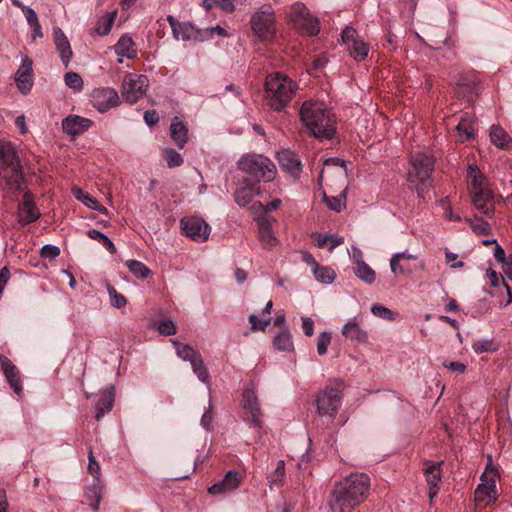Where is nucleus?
Returning a JSON list of instances; mask_svg holds the SVG:
<instances>
[{"instance_id": "1", "label": "nucleus", "mask_w": 512, "mask_h": 512, "mask_svg": "<svg viewBox=\"0 0 512 512\" xmlns=\"http://www.w3.org/2000/svg\"><path fill=\"white\" fill-rule=\"evenodd\" d=\"M370 478L364 473H352L337 482L331 492L328 507L330 512H352L367 498Z\"/></svg>"}, {"instance_id": "2", "label": "nucleus", "mask_w": 512, "mask_h": 512, "mask_svg": "<svg viewBox=\"0 0 512 512\" xmlns=\"http://www.w3.org/2000/svg\"><path fill=\"white\" fill-rule=\"evenodd\" d=\"M300 121L307 133L318 139H331L336 132V121L332 111L316 100L305 101L299 111Z\"/></svg>"}, {"instance_id": "3", "label": "nucleus", "mask_w": 512, "mask_h": 512, "mask_svg": "<svg viewBox=\"0 0 512 512\" xmlns=\"http://www.w3.org/2000/svg\"><path fill=\"white\" fill-rule=\"evenodd\" d=\"M297 89V83L280 72L268 75L265 81V95L268 106L274 111L284 110Z\"/></svg>"}, {"instance_id": "4", "label": "nucleus", "mask_w": 512, "mask_h": 512, "mask_svg": "<svg viewBox=\"0 0 512 512\" xmlns=\"http://www.w3.org/2000/svg\"><path fill=\"white\" fill-rule=\"evenodd\" d=\"M344 388V381L335 379L316 394L315 404L319 416L335 418L342 406Z\"/></svg>"}, {"instance_id": "5", "label": "nucleus", "mask_w": 512, "mask_h": 512, "mask_svg": "<svg viewBox=\"0 0 512 512\" xmlns=\"http://www.w3.org/2000/svg\"><path fill=\"white\" fill-rule=\"evenodd\" d=\"M238 167L258 182H271L277 175V168L272 160L261 154L242 156L238 162Z\"/></svg>"}, {"instance_id": "6", "label": "nucleus", "mask_w": 512, "mask_h": 512, "mask_svg": "<svg viewBox=\"0 0 512 512\" xmlns=\"http://www.w3.org/2000/svg\"><path fill=\"white\" fill-rule=\"evenodd\" d=\"M0 177L11 189H20L22 169L16 150L9 142L0 145Z\"/></svg>"}, {"instance_id": "7", "label": "nucleus", "mask_w": 512, "mask_h": 512, "mask_svg": "<svg viewBox=\"0 0 512 512\" xmlns=\"http://www.w3.org/2000/svg\"><path fill=\"white\" fill-rule=\"evenodd\" d=\"M411 167L408 170V181L415 184L418 194H422V187L429 186L432 182L431 176L434 170V158L427 152H416L410 160Z\"/></svg>"}, {"instance_id": "8", "label": "nucleus", "mask_w": 512, "mask_h": 512, "mask_svg": "<svg viewBox=\"0 0 512 512\" xmlns=\"http://www.w3.org/2000/svg\"><path fill=\"white\" fill-rule=\"evenodd\" d=\"M287 16L297 29L308 36H315L320 31L318 18L312 16L303 3L291 5Z\"/></svg>"}, {"instance_id": "9", "label": "nucleus", "mask_w": 512, "mask_h": 512, "mask_svg": "<svg viewBox=\"0 0 512 512\" xmlns=\"http://www.w3.org/2000/svg\"><path fill=\"white\" fill-rule=\"evenodd\" d=\"M274 15L270 7L257 11L251 18L252 30L263 42H272L275 38Z\"/></svg>"}, {"instance_id": "10", "label": "nucleus", "mask_w": 512, "mask_h": 512, "mask_svg": "<svg viewBox=\"0 0 512 512\" xmlns=\"http://www.w3.org/2000/svg\"><path fill=\"white\" fill-rule=\"evenodd\" d=\"M149 86V80L145 75L127 74L122 82L121 95L125 102L136 103L142 98Z\"/></svg>"}, {"instance_id": "11", "label": "nucleus", "mask_w": 512, "mask_h": 512, "mask_svg": "<svg viewBox=\"0 0 512 512\" xmlns=\"http://www.w3.org/2000/svg\"><path fill=\"white\" fill-rule=\"evenodd\" d=\"M242 407L246 415L250 416V421L253 426L257 428L262 427V411L260 403L256 395L255 386L253 383L245 387L242 393Z\"/></svg>"}, {"instance_id": "12", "label": "nucleus", "mask_w": 512, "mask_h": 512, "mask_svg": "<svg viewBox=\"0 0 512 512\" xmlns=\"http://www.w3.org/2000/svg\"><path fill=\"white\" fill-rule=\"evenodd\" d=\"M92 106L100 113L116 107L120 103L118 92L114 88L101 87L92 91L90 96Z\"/></svg>"}, {"instance_id": "13", "label": "nucleus", "mask_w": 512, "mask_h": 512, "mask_svg": "<svg viewBox=\"0 0 512 512\" xmlns=\"http://www.w3.org/2000/svg\"><path fill=\"white\" fill-rule=\"evenodd\" d=\"M14 81L17 89L23 95H27L33 88L34 73H33V60L28 55L21 56V64L18 67Z\"/></svg>"}, {"instance_id": "14", "label": "nucleus", "mask_w": 512, "mask_h": 512, "mask_svg": "<svg viewBox=\"0 0 512 512\" xmlns=\"http://www.w3.org/2000/svg\"><path fill=\"white\" fill-rule=\"evenodd\" d=\"M182 232L196 242H205L210 235V226L201 218L186 217L180 221Z\"/></svg>"}, {"instance_id": "15", "label": "nucleus", "mask_w": 512, "mask_h": 512, "mask_svg": "<svg viewBox=\"0 0 512 512\" xmlns=\"http://www.w3.org/2000/svg\"><path fill=\"white\" fill-rule=\"evenodd\" d=\"M357 32L352 27H346L341 35L342 41L347 44L351 56L357 60H364L369 52V46L364 41L358 39Z\"/></svg>"}, {"instance_id": "16", "label": "nucleus", "mask_w": 512, "mask_h": 512, "mask_svg": "<svg viewBox=\"0 0 512 512\" xmlns=\"http://www.w3.org/2000/svg\"><path fill=\"white\" fill-rule=\"evenodd\" d=\"M167 21L175 39L182 41H189L191 39L204 41L202 30L196 29L190 22H179L171 15L167 17Z\"/></svg>"}, {"instance_id": "17", "label": "nucleus", "mask_w": 512, "mask_h": 512, "mask_svg": "<svg viewBox=\"0 0 512 512\" xmlns=\"http://www.w3.org/2000/svg\"><path fill=\"white\" fill-rule=\"evenodd\" d=\"M497 498L496 480L494 477L481 479L474 492L475 505L478 508H485Z\"/></svg>"}, {"instance_id": "18", "label": "nucleus", "mask_w": 512, "mask_h": 512, "mask_svg": "<svg viewBox=\"0 0 512 512\" xmlns=\"http://www.w3.org/2000/svg\"><path fill=\"white\" fill-rule=\"evenodd\" d=\"M242 481L243 477L238 471L229 470L221 481L208 488V492L213 496L231 493L240 487Z\"/></svg>"}, {"instance_id": "19", "label": "nucleus", "mask_w": 512, "mask_h": 512, "mask_svg": "<svg viewBox=\"0 0 512 512\" xmlns=\"http://www.w3.org/2000/svg\"><path fill=\"white\" fill-rule=\"evenodd\" d=\"M0 365L5 375L7 382L11 389L18 395L22 394V383L19 369L12 363V361L3 354H0Z\"/></svg>"}, {"instance_id": "20", "label": "nucleus", "mask_w": 512, "mask_h": 512, "mask_svg": "<svg viewBox=\"0 0 512 512\" xmlns=\"http://www.w3.org/2000/svg\"><path fill=\"white\" fill-rule=\"evenodd\" d=\"M258 235L261 246L266 250H272L279 244V240L272 229V221L263 216L257 219Z\"/></svg>"}, {"instance_id": "21", "label": "nucleus", "mask_w": 512, "mask_h": 512, "mask_svg": "<svg viewBox=\"0 0 512 512\" xmlns=\"http://www.w3.org/2000/svg\"><path fill=\"white\" fill-rule=\"evenodd\" d=\"M92 125V120L79 115H69L62 120L63 131L73 137L83 134Z\"/></svg>"}, {"instance_id": "22", "label": "nucleus", "mask_w": 512, "mask_h": 512, "mask_svg": "<svg viewBox=\"0 0 512 512\" xmlns=\"http://www.w3.org/2000/svg\"><path fill=\"white\" fill-rule=\"evenodd\" d=\"M474 208L486 217H492L494 214L493 199L494 194L489 190H482L479 193L470 195Z\"/></svg>"}, {"instance_id": "23", "label": "nucleus", "mask_w": 512, "mask_h": 512, "mask_svg": "<svg viewBox=\"0 0 512 512\" xmlns=\"http://www.w3.org/2000/svg\"><path fill=\"white\" fill-rule=\"evenodd\" d=\"M424 475L429 485V498L432 500L439 492L438 484L441 481V462H424Z\"/></svg>"}, {"instance_id": "24", "label": "nucleus", "mask_w": 512, "mask_h": 512, "mask_svg": "<svg viewBox=\"0 0 512 512\" xmlns=\"http://www.w3.org/2000/svg\"><path fill=\"white\" fill-rule=\"evenodd\" d=\"M18 217L22 225L32 223L40 217V212L29 193H25L23 196V201L18 208Z\"/></svg>"}, {"instance_id": "25", "label": "nucleus", "mask_w": 512, "mask_h": 512, "mask_svg": "<svg viewBox=\"0 0 512 512\" xmlns=\"http://www.w3.org/2000/svg\"><path fill=\"white\" fill-rule=\"evenodd\" d=\"M260 194V188L249 180L245 179L236 189L234 198L241 207H247L256 195Z\"/></svg>"}, {"instance_id": "26", "label": "nucleus", "mask_w": 512, "mask_h": 512, "mask_svg": "<svg viewBox=\"0 0 512 512\" xmlns=\"http://www.w3.org/2000/svg\"><path fill=\"white\" fill-rule=\"evenodd\" d=\"M277 159L283 170L294 177L299 176L301 171V162L294 152L290 150H282L277 153Z\"/></svg>"}, {"instance_id": "27", "label": "nucleus", "mask_w": 512, "mask_h": 512, "mask_svg": "<svg viewBox=\"0 0 512 512\" xmlns=\"http://www.w3.org/2000/svg\"><path fill=\"white\" fill-rule=\"evenodd\" d=\"M53 34L55 38L56 49L60 55L63 64L65 65V67H67L73 56L70 42L64 34V32L62 31V29L60 28H54Z\"/></svg>"}, {"instance_id": "28", "label": "nucleus", "mask_w": 512, "mask_h": 512, "mask_svg": "<svg viewBox=\"0 0 512 512\" xmlns=\"http://www.w3.org/2000/svg\"><path fill=\"white\" fill-rule=\"evenodd\" d=\"M486 178L476 165L468 166V191L469 195L479 193L482 190H489Z\"/></svg>"}, {"instance_id": "29", "label": "nucleus", "mask_w": 512, "mask_h": 512, "mask_svg": "<svg viewBox=\"0 0 512 512\" xmlns=\"http://www.w3.org/2000/svg\"><path fill=\"white\" fill-rule=\"evenodd\" d=\"M170 137L179 149H183L188 141V128L177 116L172 119Z\"/></svg>"}, {"instance_id": "30", "label": "nucleus", "mask_w": 512, "mask_h": 512, "mask_svg": "<svg viewBox=\"0 0 512 512\" xmlns=\"http://www.w3.org/2000/svg\"><path fill=\"white\" fill-rule=\"evenodd\" d=\"M104 485L102 481H95L86 488L85 498L89 501L90 507L94 512H97L100 507V503L103 497Z\"/></svg>"}, {"instance_id": "31", "label": "nucleus", "mask_w": 512, "mask_h": 512, "mask_svg": "<svg viewBox=\"0 0 512 512\" xmlns=\"http://www.w3.org/2000/svg\"><path fill=\"white\" fill-rule=\"evenodd\" d=\"M342 334L346 338L359 343H365L368 338L367 332L360 327L359 323L355 319L349 320L343 326Z\"/></svg>"}, {"instance_id": "32", "label": "nucleus", "mask_w": 512, "mask_h": 512, "mask_svg": "<svg viewBox=\"0 0 512 512\" xmlns=\"http://www.w3.org/2000/svg\"><path fill=\"white\" fill-rule=\"evenodd\" d=\"M459 136L463 141L471 140L476 135V121L475 118L471 115L465 114L463 116L457 127H456Z\"/></svg>"}, {"instance_id": "33", "label": "nucleus", "mask_w": 512, "mask_h": 512, "mask_svg": "<svg viewBox=\"0 0 512 512\" xmlns=\"http://www.w3.org/2000/svg\"><path fill=\"white\" fill-rule=\"evenodd\" d=\"M115 53L120 57H126L127 59L135 58L137 50L133 39L128 35H123L117 41L114 46Z\"/></svg>"}, {"instance_id": "34", "label": "nucleus", "mask_w": 512, "mask_h": 512, "mask_svg": "<svg viewBox=\"0 0 512 512\" xmlns=\"http://www.w3.org/2000/svg\"><path fill=\"white\" fill-rule=\"evenodd\" d=\"M114 388L110 387L104 391L102 398L96 405V419L100 420L107 412L111 411L114 404Z\"/></svg>"}, {"instance_id": "35", "label": "nucleus", "mask_w": 512, "mask_h": 512, "mask_svg": "<svg viewBox=\"0 0 512 512\" xmlns=\"http://www.w3.org/2000/svg\"><path fill=\"white\" fill-rule=\"evenodd\" d=\"M490 140L495 146L501 149H509L512 146L511 137L500 126L491 127Z\"/></svg>"}, {"instance_id": "36", "label": "nucleus", "mask_w": 512, "mask_h": 512, "mask_svg": "<svg viewBox=\"0 0 512 512\" xmlns=\"http://www.w3.org/2000/svg\"><path fill=\"white\" fill-rule=\"evenodd\" d=\"M273 307L272 301H268L263 309V314H266L267 317L263 318L262 320H258L257 316L255 314H251L249 316V322L251 324V329L253 331L261 330L264 331L267 326L271 323V317L269 316L271 313Z\"/></svg>"}, {"instance_id": "37", "label": "nucleus", "mask_w": 512, "mask_h": 512, "mask_svg": "<svg viewBox=\"0 0 512 512\" xmlns=\"http://www.w3.org/2000/svg\"><path fill=\"white\" fill-rule=\"evenodd\" d=\"M354 274L365 284L371 285L376 280V272L366 263L361 262L353 267Z\"/></svg>"}, {"instance_id": "38", "label": "nucleus", "mask_w": 512, "mask_h": 512, "mask_svg": "<svg viewBox=\"0 0 512 512\" xmlns=\"http://www.w3.org/2000/svg\"><path fill=\"white\" fill-rule=\"evenodd\" d=\"M274 346L279 351L293 350V341L291 333L287 327H284L274 338Z\"/></svg>"}, {"instance_id": "39", "label": "nucleus", "mask_w": 512, "mask_h": 512, "mask_svg": "<svg viewBox=\"0 0 512 512\" xmlns=\"http://www.w3.org/2000/svg\"><path fill=\"white\" fill-rule=\"evenodd\" d=\"M172 344L175 346L176 354L184 361L191 363L200 353L187 344H182L179 341L172 339Z\"/></svg>"}, {"instance_id": "40", "label": "nucleus", "mask_w": 512, "mask_h": 512, "mask_svg": "<svg viewBox=\"0 0 512 512\" xmlns=\"http://www.w3.org/2000/svg\"><path fill=\"white\" fill-rule=\"evenodd\" d=\"M312 273L318 282L326 285L333 283L336 278L335 271L327 266L318 265L312 270Z\"/></svg>"}, {"instance_id": "41", "label": "nucleus", "mask_w": 512, "mask_h": 512, "mask_svg": "<svg viewBox=\"0 0 512 512\" xmlns=\"http://www.w3.org/2000/svg\"><path fill=\"white\" fill-rule=\"evenodd\" d=\"M116 19V11L106 13L96 25L95 32L100 36L108 35Z\"/></svg>"}, {"instance_id": "42", "label": "nucleus", "mask_w": 512, "mask_h": 512, "mask_svg": "<svg viewBox=\"0 0 512 512\" xmlns=\"http://www.w3.org/2000/svg\"><path fill=\"white\" fill-rule=\"evenodd\" d=\"M126 266L129 271L138 279H146L150 274L151 270L141 261L138 260H127Z\"/></svg>"}, {"instance_id": "43", "label": "nucleus", "mask_w": 512, "mask_h": 512, "mask_svg": "<svg viewBox=\"0 0 512 512\" xmlns=\"http://www.w3.org/2000/svg\"><path fill=\"white\" fill-rule=\"evenodd\" d=\"M87 235L91 239L98 241L100 244H102L103 247H105L111 254L116 253V247H115L114 243L112 242V240L107 235L102 233L101 231H99L97 229H90L87 232Z\"/></svg>"}, {"instance_id": "44", "label": "nucleus", "mask_w": 512, "mask_h": 512, "mask_svg": "<svg viewBox=\"0 0 512 512\" xmlns=\"http://www.w3.org/2000/svg\"><path fill=\"white\" fill-rule=\"evenodd\" d=\"M190 365L192 367L193 372L197 376V378L201 382H203L205 384H209L210 377H209V373L207 371V368L204 365V361H203L202 356L200 355V356L196 357V359H194L190 363Z\"/></svg>"}, {"instance_id": "45", "label": "nucleus", "mask_w": 512, "mask_h": 512, "mask_svg": "<svg viewBox=\"0 0 512 512\" xmlns=\"http://www.w3.org/2000/svg\"><path fill=\"white\" fill-rule=\"evenodd\" d=\"M346 192L347 188H345L338 196L328 197L324 196V200L328 207L336 212L342 211L346 206Z\"/></svg>"}, {"instance_id": "46", "label": "nucleus", "mask_w": 512, "mask_h": 512, "mask_svg": "<svg viewBox=\"0 0 512 512\" xmlns=\"http://www.w3.org/2000/svg\"><path fill=\"white\" fill-rule=\"evenodd\" d=\"M472 231L478 235H488L491 233L490 224L480 217L475 216L467 220Z\"/></svg>"}, {"instance_id": "47", "label": "nucleus", "mask_w": 512, "mask_h": 512, "mask_svg": "<svg viewBox=\"0 0 512 512\" xmlns=\"http://www.w3.org/2000/svg\"><path fill=\"white\" fill-rule=\"evenodd\" d=\"M285 476V463L283 460L278 461L276 468L267 477L270 488L280 484Z\"/></svg>"}, {"instance_id": "48", "label": "nucleus", "mask_w": 512, "mask_h": 512, "mask_svg": "<svg viewBox=\"0 0 512 512\" xmlns=\"http://www.w3.org/2000/svg\"><path fill=\"white\" fill-rule=\"evenodd\" d=\"M163 157L166 160L169 168L179 167L183 164V157L180 153L172 148H167L163 151Z\"/></svg>"}, {"instance_id": "49", "label": "nucleus", "mask_w": 512, "mask_h": 512, "mask_svg": "<svg viewBox=\"0 0 512 512\" xmlns=\"http://www.w3.org/2000/svg\"><path fill=\"white\" fill-rule=\"evenodd\" d=\"M65 85L75 91H81L83 88V80L76 72H67L64 76Z\"/></svg>"}, {"instance_id": "50", "label": "nucleus", "mask_w": 512, "mask_h": 512, "mask_svg": "<svg viewBox=\"0 0 512 512\" xmlns=\"http://www.w3.org/2000/svg\"><path fill=\"white\" fill-rule=\"evenodd\" d=\"M12 4L18 8H20L26 18L28 25L36 24L39 21L38 16L34 9L31 7L24 5L20 0H11Z\"/></svg>"}, {"instance_id": "51", "label": "nucleus", "mask_w": 512, "mask_h": 512, "mask_svg": "<svg viewBox=\"0 0 512 512\" xmlns=\"http://www.w3.org/2000/svg\"><path fill=\"white\" fill-rule=\"evenodd\" d=\"M107 292L110 298V303L115 308H122L127 304V300L124 295L117 292V290L111 286H107Z\"/></svg>"}, {"instance_id": "52", "label": "nucleus", "mask_w": 512, "mask_h": 512, "mask_svg": "<svg viewBox=\"0 0 512 512\" xmlns=\"http://www.w3.org/2000/svg\"><path fill=\"white\" fill-rule=\"evenodd\" d=\"M472 348L475 353L481 354L484 352H492L496 350V346L494 345L492 340L488 339H480L476 340L472 344Z\"/></svg>"}, {"instance_id": "53", "label": "nucleus", "mask_w": 512, "mask_h": 512, "mask_svg": "<svg viewBox=\"0 0 512 512\" xmlns=\"http://www.w3.org/2000/svg\"><path fill=\"white\" fill-rule=\"evenodd\" d=\"M371 313L374 316H377L382 319H387V320L395 319V312H393L392 310L388 309L387 307L379 305V304L372 305Z\"/></svg>"}, {"instance_id": "54", "label": "nucleus", "mask_w": 512, "mask_h": 512, "mask_svg": "<svg viewBox=\"0 0 512 512\" xmlns=\"http://www.w3.org/2000/svg\"><path fill=\"white\" fill-rule=\"evenodd\" d=\"M73 194L78 201L82 202L85 206H87L90 209H93L96 203L98 202L88 193H85L84 191L78 188L73 190Z\"/></svg>"}, {"instance_id": "55", "label": "nucleus", "mask_w": 512, "mask_h": 512, "mask_svg": "<svg viewBox=\"0 0 512 512\" xmlns=\"http://www.w3.org/2000/svg\"><path fill=\"white\" fill-rule=\"evenodd\" d=\"M157 329L160 334L165 336L174 335L177 331L175 323L170 319L159 321Z\"/></svg>"}, {"instance_id": "56", "label": "nucleus", "mask_w": 512, "mask_h": 512, "mask_svg": "<svg viewBox=\"0 0 512 512\" xmlns=\"http://www.w3.org/2000/svg\"><path fill=\"white\" fill-rule=\"evenodd\" d=\"M88 459H89L88 472L93 476V480L102 481L100 478L101 477L100 465L97 462V460L95 459L92 450L89 451Z\"/></svg>"}, {"instance_id": "57", "label": "nucleus", "mask_w": 512, "mask_h": 512, "mask_svg": "<svg viewBox=\"0 0 512 512\" xmlns=\"http://www.w3.org/2000/svg\"><path fill=\"white\" fill-rule=\"evenodd\" d=\"M331 342V335L328 332L320 333L317 341V352L319 355H324Z\"/></svg>"}, {"instance_id": "58", "label": "nucleus", "mask_w": 512, "mask_h": 512, "mask_svg": "<svg viewBox=\"0 0 512 512\" xmlns=\"http://www.w3.org/2000/svg\"><path fill=\"white\" fill-rule=\"evenodd\" d=\"M280 204L281 200L279 199H275L268 203L267 205H263L260 201H257L252 204L251 209L256 211L260 210L263 211L264 213H268L271 212L272 210H276L280 206Z\"/></svg>"}, {"instance_id": "59", "label": "nucleus", "mask_w": 512, "mask_h": 512, "mask_svg": "<svg viewBox=\"0 0 512 512\" xmlns=\"http://www.w3.org/2000/svg\"><path fill=\"white\" fill-rule=\"evenodd\" d=\"M43 258L55 259L60 255V248L53 244H46L41 248Z\"/></svg>"}, {"instance_id": "60", "label": "nucleus", "mask_w": 512, "mask_h": 512, "mask_svg": "<svg viewBox=\"0 0 512 512\" xmlns=\"http://www.w3.org/2000/svg\"><path fill=\"white\" fill-rule=\"evenodd\" d=\"M202 32H203L204 40L213 38L215 34H217L221 37L227 36V32L225 31V29L219 25L203 29Z\"/></svg>"}, {"instance_id": "61", "label": "nucleus", "mask_w": 512, "mask_h": 512, "mask_svg": "<svg viewBox=\"0 0 512 512\" xmlns=\"http://www.w3.org/2000/svg\"><path fill=\"white\" fill-rule=\"evenodd\" d=\"M486 276L489 279L491 285L494 287L499 286L501 283L503 285L506 284L504 278L491 268L487 269Z\"/></svg>"}, {"instance_id": "62", "label": "nucleus", "mask_w": 512, "mask_h": 512, "mask_svg": "<svg viewBox=\"0 0 512 512\" xmlns=\"http://www.w3.org/2000/svg\"><path fill=\"white\" fill-rule=\"evenodd\" d=\"M401 257H402V254H395L390 259V268H391L392 273H394L395 275L402 274L404 272V269H403L402 265L400 264Z\"/></svg>"}, {"instance_id": "63", "label": "nucleus", "mask_w": 512, "mask_h": 512, "mask_svg": "<svg viewBox=\"0 0 512 512\" xmlns=\"http://www.w3.org/2000/svg\"><path fill=\"white\" fill-rule=\"evenodd\" d=\"M312 239L315 241V245L318 248H324L327 244L329 245V237L330 234H321V233H313L311 235Z\"/></svg>"}, {"instance_id": "64", "label": "nucleus", "mask_w": 512, "mask_h": 512, "mask_svg": "<svg viewBox=\"0 0 512 512\" xmlns=\"http://www.w3.org/2000/svg\"><path fill=\"white\" fill-rule=\"evenodd\" d=\"M444 367L448 368L452 372H456L458 374H463L466 371V365L459 361H451L443 364Z\"/></svg>"}]
</instances>
